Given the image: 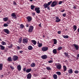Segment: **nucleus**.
Here are the masks:
<instances>
[{"label":"nucleus","mask_w":79,"mask_h":79,"mask_svg":"<svg viewBox=\"0 0 79 79\" xmlns=\"http://www.w3.org/2000/svg\"><path fill=\"white\" fill-rule=\"evenodd\" d=\"M73 45L74 46V47H75V48L76 50H78L79 48V46L78 45H77L76 44H73Z\"/></svg>","instance_id":"6e6552de"},{"label":"nucleus","mask_w":79,"mask_h":79,"mask_svg":"<svg viewBox=\"0 0 79 79\" xmlns=\"http://www.w3.org/2000/svg\"><path fill=\"white\" fill-rule=\"evenodd\" d=\"M56 73L58 75H61V73L60 72H56Z\"/></svg>","instance_id":"f704fd0d"},{"label":"nucleus","mask_w":79,"mask_h":79,"mask_svg":"<svg viewBox=\"0 0 79 79\" xmlns=\"http://www.w3.org/2000/svg\"><path fill=\"white\" fill-rule=\"evenodd\" d=\"M17 69L18 71H20L21 69V67L20 64H19L17 67Z\"/></svg>","instance_id":"9d476101"},{"label":"nucleus","mask_w":79,"mask_h":79,"mask_svg":"<svg viewBox=\"0 0 79 79\" xmlns=\"http://www.w3.org/2000/svg\"><path fill=\"white\" fill-rule=\"evenodd\" d=\"M39 26L40 27H41V23H40V24H39Z\"/></svg>","instance_id":"680f3d73"},{"label":"nucleus","mask_w":79,"mask_h":79,"mask_svg":"<svg viewBox=\"0 0 79 79\" xmlns=\"http://www.w3.org/2000/svg\"><path fill=\"white\" fill-rule=\"evenodd\" d=\"M34 7H35V6H33V5H31V10H33L34 8Z\"/></svg>","instance_id":"e433bc0d"},{"label":"nucleus","mask_w":79,"mask_h":79,"mask_svg":"<svg viewBox=\"0 0 79 79\" xmlns=\"http://www.w3.org/2000/svg\"><path fill=\"white\" fill-rule=\"evenodd\" d=\"M64 11H65L64 9V10H61V11H60V12H64Z\"/></svg>","instance_id":"69168bd1"},{"label":"nucleus","mask_w":79,"mask_h":79,"mask_svg":"<svg viewBox=\"0 0 79 79\" xmlns=\"http://www.w3.org/2000/svg\"><path fill=\"white\" fill-rule=\"evenodd\" d=\"M53 41H54V44H56L57 43V40L56 39H54Z\"/></svg>","instance_id":"bb28decb"},{"label":"nucleus","mask_w":79,"mask_h":79,"mask_svg":"<svg viewBox=\"0 0 79 79\" xmlns=\"http://www.w3.org/2000/svg\"><path fill=\"white\" fill-rule=\"evenodd\" d=\"M0 47L1 50H4L5 49V47L4 46H3L2 45H0Z\"/></svg>","instance_id":"a878e982"},{"label":"nucleus","mask_w":79,"mask_h":79,"mask_svg":"<svg viewBox=\"0 0 79 79\" xmlns=\"http://www.w3.org/2000/svg\"><path fill=\"white\" fill-rule=\"evenodd\" d=\"M7 34L9 33V31L7 29H4L3 30Z\"/></svg>","instance_id":"f8f14e48"},{"label":"nucleus","mask_w":79,"mask_h":79,"mask_svg":"<svg viewBox=\"0 0 79 79\" xmlns=\"http://www.w3.org/2000/svg\"><path fill=\"white\" fill-rule=\"evenodd\" d=\"M1 44L2 45H6V42L2 41L1 43Z\"/></svg>","instance_id":"72a5a7b5"},{"label":"nucleus","mask_w":79,"mask_h":79,"mask_svg":"<svg viewBox=\"0 0 79 79\" xmlns=\"http://www.w3.org/2000/svg\"><path fill=\"white\" fill-rule=\"evenodd\" d=\"M28 79H30L31 77V75L30 73H29L27 76Z\"/></svg>","instance_id":"1a4fd4ad"},{"label":"nucleus","mask_w":79,"mask_h":79,"mask_svg":"<svg viewBox=\"0 0 79 79\" xmlns=\"http://www.w3.org/2000/svg\"><path fill=\"white\" fill-rule=\"evenodd\" d=\"M47 8L49 10H50V8L49 6H48V7H47Z\"/></svg>","instance_id":"6e6d98bb"},{"label":"nucleus","mask_w":79,"mask_h":79,"mask_svg":"<svg viewBox=\"0 0 79 79\" xmlns=\"http://www.w3.org/2000/svg\"><path fill=\"white\" fill-rule=\"evenodd\" d=\"M58 2L56 1H53V2H52V3H51V6L54 7L56 6L58 4Z\"/></svg>","instance_id":"f257e3e1"},{"label":"nucleus","mask_w":79,"mask_h":79,"mask_svg":"<svg viewBox=\"0 0 79 79\" xmlns=\"http://www.w3.org/2000/svg\"><path fill=\"white\" fill-rule=\"evenodd\" d=\"M32 14L33 16H34L35 15V13H32Z\"/></svg>","instance_id":"864d4df0"},{"label":"nucleus","mask_w":79,"mask_h":79,"mask_svg":"<svg viewBox=\"0 0 79 79\" xmlns=\"http://www.w3.org/2000/svg\"><path fill=\"white\" fill-rule=\"evenodd\" d=\"M74 73L76 74H78L79 73V71L78 70H76L74 71Z\"/></svg>","instance_id":"58836bf2"},{"label":"nucleus","mask_w":79,"mask_h":79,"mask_svg":"<svg viewBox=\"0 0 79 79\" xmlns=\"http://www.w3.org/2000/svg\"><path fill=\"white\" fill-rule=\"evenodd\" d=\"M18 57L17 56H14L13 57L12 60L14 61H15L18 60Z\"/></svg>","instance_id":"f03ea898"},{"label":"nucleus","mask_w":79,"mask_h":79,"mask_svg":"<svg viewBox=\"0 0 79 79\" xmlns=\"http://www.w3.org/2000/svg\"><path fill=\"white\" fill-rule=\"evenodd\" d=\"M56 22L57 23L61 21V19H60L58 17H56Z\"/></svg>","instance_id":"423d86ee"},{"label":"nucleus","mask_w":79,"mask_h":79,"mask_svg":"<svg viewBox=\"0 0 79 79\" xmlns=\"http://www.w3.org/2000/svg\"><path fill=\"white\" fill-rule=\"evenodd\" d=\"M52 1H51L50 2H49L47 4H48V6H49L51 5V4L52 3Z\"/></svg>","instance_id":"2f4dec72"},{"label":"nucleus","mask_w":79,"mask_h":79,"mask_svg":"<svg viewBox=\"0 0 79 79\" xmlns=\"http://www.w3.org/2000/svg\"><path fill=\"white\" fill-rule=\"evenodd\" d=\"M39 7H36L35 9V10L37 13L39 14L40 13V10Z\"/></svg>","instance_id":"20e7f679"},{"label":"nucleus","mask_w":79,"mask_h":79,"mask_svg":"<svg viewBox=\"0 0 79 79\" xmlns=\"http://www.w3.org/2000/svg\"><path fill=\"white\" fill-rule=\"evenodd\" d=\"M35 64L34 63H32L31 64V67H34L35 66Z\"/></svg>","instance_id":"7c9ffc66"},{"label":"nucleus","mask_w":79,"mask_h":79,"mask_svg":"<svg viewBox=\"0 0 79 79\" xmlns=\"http://www.w3.org/2000/svg\"><path fill=\"white\" fill-rule=\"evenodd\" d=\"M30 1V2H32L33 1V0H29Z\"/></svg>","instance_id":"774afa93"},{"label":"nucleus","mask_w":79,"mask_h":79,"mask_svg":"<svg viewBox=\"0 0 79 79\" xmlns=\"http://www.w3.org/2000/svg\"><path fill=\"white\" fill-rule=\"evenodd\" d=\"M11 16L12 17H14V19H15L17 18L16 15H15V13H12L11 15Z\"/></svg>","instance_id":"9b49d317"},{"label":"nucleus","mask_w":79,"mask_h":79,"mask_svg":"<svg viewBox=\"0 0 79 79\" xmlns=\"http://www.w3.org/2000/svg\"><path fill=\"white\" fill-rule=\"evenodd\" d=\"M63 2L60 1L59 2V3L58 4H59V5L61 4Z\"/></svg>","instance_id":"79ce46f5"},{"label":"nucleus","mask_w":79,"mask_h":79,"mask_svg":"<svg viewBox=\"0 0 79 79\" xmlns=\"http://www.w3.org/2000/svg\"><path fill=\"white\" fill-rule=\"evenodd\" d=\"M31 70V69H28L26 70V72L27 73H29Z\"/></svg>","instance_id":"a211bd4d"},{"label":"nucleus","mask_w":79,"mask_h":79,"mask_svg":"<svg viewBox=\"0 0 79 79\" xmlns=\"http://www.w3.org/2000/svg\"><path fill=\"white\" fill-rule=\"evenodd\" d=\"M22 41V39H19V43H21Z\"/></svg>","instance_id":"c03bdc74"},{"label":"nucleus","mask_w":79,"mask_h":79,"mask_svg":"<svg viewBox=\"0 0 79 79\" xmlns=\"http://www.w3.org/2000/svg\"><path fill=\"white\" fill-rule=\"evenodd\" d=\"M23 51H20L19 52L20 53H23Z\"/></svg>","instance_id":"bf43d9fd"},{"label":"nucleus","mask_w":79,"mask_h":79,"mask_svg":"<svg viewBox=\"0 0 79 79\" xmlns=\"http://www.w3.org/2000/svg\"><path fill=\"white\" fill-rule=\"evenodd\" d=\"M73 29H74V31H75L77 29V26L75 25L73 26Z\"/></svg>","instance_id":"f3484780"},{"label":"nucleus","mask_w":79,"mask_h":79,"mask_svg":"<svg viewBox=\"0 0 79 79\" xmlns=\"http://www.w3.org/2000/svg\"><path fill=\"white\" fill-rule=\"evenodd\" d=\"M52 52H53V53H54L55 54H56L57 53V51L56 50H53Z\"/></svg>","instance_id":"c9c22d12"},{"label":"nucleus","mask_w":79,"mask_h":79,"mask_svg":"<svg viewBox=\"0 0 79 79\" xmlns=\"http://www.w3.org/2000/svg\"><path fill=\"white\" fill-rule=\"evenodd\" d=\"M3 26L4 27H7L8 26V25L6 23H4V25Z\"/></svg>","instance_id":"a19ab883"},{"label":"nucleus","mask_w":79,"mask_h":79,"mask_svg":"<svg viewBox=\"0 0 79 79\" xmlns=\"http://www.w3.org/2000/svg\"><path fill=\"white\" fill-rule=\"evenodd\" d=\"M7 61L9 62H11L12 61V59L11 57H10L8 58L7 59Z\"/></svg>","instance_id":"2eb2a0df"},{"label":"nucleus","mask_w":79,"mask_h":79,"mask_svg":"<svg viewBox=\"0 0 79 79\" xmlns=\"http://www.w3.org/2000/svg\"><path fill=\"white\" fill-rule=\"evenodd\" d=\"M61 32L60 31H57V33H58V34H60Z\"/></svg>","instance_id":"3c124183"},{"label":"nucleus","mask_w":79,"mask_h":79,"mask_svg":"<svg viewBox=\"0 0 79 79\" xmlns=\"http://www.w3.org/2000/svg\"><path fill=\"white\" fill-rule=\"evenodd\" d=\"M78 32H79V28L78 29Z\"/></svg>","instance_id":"338daca9"},{"label":"nucleus","mask_w":79,"mask_h":79,"mask_svg":"<svg viewBox=\"0 0 79 79\" xmlns=\"http://www.w3.org/2000/svg\"><path fill=\"white\" fill-rule=\"evenodd\" d=\"M43 6L45 8H46L48 6L47 3H45L44 4V5H43Z\"/></svg>","instance_id":"6ab92c4d"},{"label":"nucleus","mask_w":79,"mask_h":79,"mask_svg":"<svg viewBox=\"0 0 79 79\" xmlns=\"http://www.w3.org/2000/svg\"><path fill=\"white\" fill-rule=\"evenodd\" d=\"M63 69H64V71L65 72L67 70V68L65 66H63Z\"/></svg>","instance_id":"aec40b11"},{"label":"nucleus","mask_w":79,"mask_h":79,"mask_svg":"<svg viewBox=\"0 0 79 79\" xmlns=\"http://www.w3.org/2000/svg\"><path fill=\"white\" fill-rule=\"evenodd\" d=\"M52 62H53L52 60H49L48 61V63H52Z\"/></svg>","instance_id":"09e8293b"},{"label":"nucleus","mask_w":79,"mask_h":79,"mask_svg":"<svg viewBox=\"0 0 79 79\" xmlns=\"http://www.w3.org/2000/svg\"><path fill=\"white\" fill-rule=\"evenodd\" d=\"M26 68H25L23 69V71H24V72H26Z\"/></svg>","instance_id":"603ef678"},{"label":"nucleus","mask_w":79,"mask_h":79,"mask_svg":"<svg viewBox=\"0 0 79 79\" xmlns=\"http://www.w3.org/2000/svg\"><path fill=\"white\" fill-rule=\"evenodd\" d=\"M68 72H69V73L70 74H72L73 73V71L72 69L69 70Z\"/></svg>","instance_id":"dca6fc26"},{"label":"nucleus","mask_w":79,"mask_h":79,"mask_svg":"<svg viewBox=\"0 0 79 79\" xmlns=\"http://www.w3.org/2000/svg\"><path fill=\"white\" fill-rule=\"evenodd\" d=\"M3 75H1V77L2 78L3 77Z\"/></svg>","instance_id":"e2e57ef3"},{"label":"nucleus","mask_w":79,"mask_h":79,"mask_svg":"<svg viewBox=\"0 0 79 79\" xmlns=\"http://www.w3.org/2000/svg\"><path fill=\"white\" fill-rule=\"evenodd\" d=\"M42 46V43H39V44L38 45L39 47H41Z\"/></svg>","instance_id":"4c0bfd02"},{"label":"nucleus","mask_w":79,"mask_h":79,"mask_svg":"<svg viewBox=\"0 0 79 79\" xmlns=\"http://www.w3.org/2000/svg\"><path fill=\"white\" fill-rule=\"evenodd\" d=\"M64 54L65 55V56L66 57H67V58H69V56H68V53L66 52H64Z\"/></svg>","instance_id":"cd10ccee"},{"label":"nucleus","mask_w":79,"mask_h":79,"mask_svg":"<svg viewBox=\"0 0 79 79\" xmlns=\"http://www.w3.org/2000/svg\"><path fill=\"white\" fill-rule=\"evenodd\" d=\"M32 48H33L31 46H29L28 47V49L29 50H32Z\"/></svg>","instance_id":"473e14b6"},{"label":"nucleus","mask_w":79,"mask_h":79,"mask_svg":"<svg viewBox=\"0 0 79 79\" xmlns=\"http://www.w3.org/2000/svg\"><path fill=\"white\" fill-rule=\"evenodd\" d=\"M3 68V64H0V70H2Z\"/></svg>","instance_id":"393cba45"},{"label":"nucleus","mask_w":79,"mask_h":79,"mask_svg":"<svg viewBox=\"0 0 79 79\" xmlns=\"http://www.w3.org/2000/svg\"><path fill=\"white\" fill-rule=\"evenodd\" d=\"M48 48L46 47H44L42 48V50H48Z\"/></svg>","instance_id":"412c9836"},{"label":"nucleus","mask_w":79,"mask_h":79,"mask_svg":"<svg viewBox=\"0 0 79 79\" xmlns=\"http://www.w3.org/2000/svg\"><path fill=\"white\" fill-rule=\"evenodd\" d=\"M29 26V24H26V27H28Z\"/></svg>","instance_id":"052dcab7"},{"label":"nucleus","mask_w":79,"mask_h":79,"mask_svg":"<svg viewBox=\"0 0 79 79\" xmlns=\"http://www.w3.org/2000/svg\"><path fill=\"white\" fill-rule=\"evenodd\" d=\"M13 47V45L12 44H11L10 46H8V48H12Z\"/></svg>","instance_id":"37998d69"},{"label":"nucleus","mask_w":79,"mask_h":79,"mask_svg":"<svg viewBox=\"0 0 79 79\" xmlns=\"http://www.w3.org/2000/svg\"><path fill=\"white\" fill-rule=\"evenodd\" d=\"M20 26V28L21 29H23V28L24 27V26L23 24H21Z\"/></svg>","instance_id":"c756f323"},{"label":"nucleus","mask_w":79,"mask_h":79,"mask_svg":"<svg viewBox=\"0 0 79 79\" xmlns=\"http://www.w3.org/2000/svg\"><path fill=\"white\" fill-rule=\"evenodd\" d=\"M56 68L58 70H60L61 68V64H59L56 65Z\"/></svg>","instance_id":"39448f33"},{"label":"nucleus","mask_w":79,"mask_h":79,"mask_svg":"<svg viewBox=\"0 0 79 79\" xmlns=\"http://www.w3.org/2000/svg\"><path fill=\"white\" fill-rule=\"evenodd\" d=\"M53 78L54 79H57V75L56 74H54L53 75Z\"/></svg>","instance_id":"5701e85b"},{"label":"nucleus","mask_w":79,"mask_h":79,"mask_svg":"<svg viewBox=\"0 0 79 79\" xmlns=\"http://www.w3.org/2000/svg\"><path fill=\"white\" fill-rule=\"evenodd\" d=\"M14 5H17V4H16V3L15 2V1L14 2Z\"/></svg>","instance_id":"4d7b16f0"},{"label":"nucleus","mask_w":79,"mask_h":79,"mask_svg":"<svg viewBox=\"0 0 79 79\" xmlns=\"http://www.w3.org/2000/svg\"><path fill=\"white\" fill-rule=\"evenodd\" d=\"M8 19V17H6L3 19V20L4 21H6Z\"/></svg>","instance_id":"b1692460"},{"label":"nucleus","mask_w":79,"mask_h":79,"mask_svg":"<svg viewBox=\"0 0 79 79\" xmlns=\"http://www.w3.org/2000/svg\"><path fill=\"white\" fill-rule=\"evenodd\" d=\"M48 56L46 55H44L42 56L41 58L42 59H44V60H45V59H46L47 58Z\"/></svg>","instance_id":"ddd939ff"},{"label":"nucleus","mask_w":79,"mask_h":79,"mask_svg":"<svg viewBox=\"0 0 79 79\" xmlns=\"http://www.w3.org/2000/svg\"><path fill=\"white\" fill-rule=\"evenodd\" d=\"M31 42H32V44L34 45H36L37 43V42L35 40H31Z\"/></svg>","instance_id":"4be33fe9"},{"label":"nucleus","mask_w":79,"mask_h":79,"mask_svg":"<svg viewBox=\"0 0 79 79\" xmlns=\"http://www.w3.org/2000/svg\"><path fill=\"white\" fill-rule=\"evenodd\" d=\"M27 19L28 22H30L32 19V17L30 16H28L27 18Z\"/></svg>","instance_id":"0eeeda50"},{"label":"nucleus","mask_w":79,"mask_h":79,"mask_svg":"<svg viewBox=\"0 0 79 79\" xmlns=\"http://www.w3.org/2000/svg\"><path fill=\"white\" fill-rule=\"evenodd\" d=\"M10 68H11V69L12 70H14V68L12 66H10Z\"/></svg>","instance_id":"de8ad7c7"},{"label":"nucleus","mask_w":79,"mask_h":79,"mask_svg":"<svg viewBox=\"0 0 79 79\" xmlns=\"http://www.w3.org/2000/svg\"><path fill=\"white\" fill-rule=\"evenodd\" d=\"M66 15V13H64L62 15V16H63L64 17H65Z\"/></svg>","instance_id":"a18cd8bd"},{"label":"nucleus","mask_w":79,"mask_h":79,"mask_svg":"<svg viewBox=\"0 0 79 79\" xmlns=\"http://www.w3.org/2000/svg\"><path fill=\"white\" fill-rule=\"evenodd\" d=\"M34 27L32 26H30V28H29V30L28 31L29 32H32L33 30Z\"/></svg>","instance_id":"7ed1b4c3"},{"label":"nucleus","mask_w":79,"mask_h":79,"mask_svg":"<svg viewBox=\"0 0 79 79\" xmlns=\"http://www.w3.org/2000/svg\"><path fill=\"white\" fill-rule=\"evenodd\" d=\"M76 8H77V7L75 6H74L73 7V8L74 9H76Z\"/></svg>","instance_id":"13d9d810"},{"label":"nucleus","mask_w":79,"mask_h":79,"mask_svg":"<svg viewBox=\"0 0 79 79\" xmlns=\"http://www.w3.org/2000/svg\"><path fill=\"white\" fill-rule=\"evenodd\" d=\"M17 48L18 50H19V49H20V47L19 46H17Z\"/></svg>","instance_id":"8fccbe9b"},{"label":"nucleus","mask_w":79,"mask_h":79,"mask_svg":"<svg viewBox=\"0 0 79 79\" xmlns=\"http://www.w3.org/2000/svg\"><path fill=\"white\" fill-rule=\"evenodd\" d=\"M23 43L27 44V43L28 42V40L26 39H23Z\"/></svg>","instance_id":"4468645a"},{"label":"nucleus","mask_w":79,"mask_h":79,"mask_svg":"<svg viewBox=\"0 0 79 79\" xmlns=\"http://www.w3.org/2000/svg\"><path fill=\"white\" fill-rule=\"evenodd\" d=\"M62 36H63L64 38L68 39L69 38V36L67 35H62Z\"/></svg>","instance_id":"c85d7f7f"},{"label":"nucleus","mask_w":79,"mask_h":79,"mask_svg":"<svg viewBox=\"0 0 79 79\" xmlns=\"http://www.w3.org/2000/svg\"><path fill=\"white\" fill-rule=\"evenodd\" d=\"M77 59H78V58L79 57V54H78L77 55Z\"/></svg>","instance_id":"5fc2aeb1"},{"label":"nucleus","mask_w":79,"mask_h":79,"mask_svg":"<svg viewBox=\"0 0 79 79\" xmlns=\"http://www.w3.org/2000/svg\"><path fill=\"white\" fill-rule=\"evenodd\" d=\"M46 69L47 70H50L51 69L49 67H47Z\"/></svg>","instance_id":"ea45409f"},{"label":"nucleus","mask_w":79,"mask_h":79,"mask_svg":"<svg viewBox=\"0 0 79 79\" xmlns=\"http://www.w3.org/2000/svg\"><path fill=\"white\" fill-rule=\"evenodd\" d=\"M42 50L43 52H45V51H47V50Z\"/></svg>","instance_id":"0e129e2a"},{"label":"nucleus","mask_w":79,"mask_h":79,"mask_svg":"<svg viewBox=\"0 0 79 79\" xmlns=\"http://www.w3.org/2000/svg\"><path fill=\"white\" fill-rule=\"evenodd\" d=\"M62 48V47H59L57 49H58V50H61Z\"/></svg>","instance_id":"49530a36"}]
</instances>
